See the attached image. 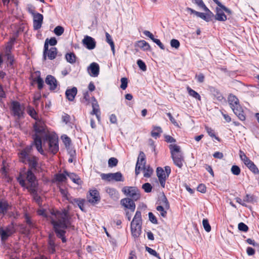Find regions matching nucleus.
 <instances>
[{
  "label": "nucleus",
  "instance_id": "f257e3e1",
  "mask_svg": "<svg viewBox=\"0 0 259 259\" xmlns=\"http://www.w3.org/2000/svg\"><path fill=\"white\" fill-rule=\"evenodd\" d=\"M33 127L35 132V135L33 136L34 145L38 152L44 155L45 153L42 148V140L40 135H42L48 131L47 126L43 121L39 119L36 121Z\"/></svg>",
  "mask_w": 259,
  "mask_h": 259
},
{
  "label": "nucleus",
  "instance_id": "f03ea898",
  "mask_svg": "<svg viewBox=\"0 0 259 259\" xmlns=\"http://www.w3.org/2000/svg\"><path fill=\"white\" fill-rule=\"evenodd\" d=\"M19 157L20 161L24 164H28V168L34 171H37L38 167V158L34 155H30L29 154L28 149H24L19 153Z\"/></svg>",
  "mask_w": 259,
  "mask_h": 259
},
{
  "label": "nucleus",
  "instance_id": "7ed1b4c3",
  "mask_svg": "<svg viewBox=\"0 0 259 259\" xmlns=\"http://www.w3.org/2000/svg\"><path fill=\"white\" fill-rule=\"evenodd\" d=\"M169 149L171 154V157L174 163L178 167L181 168L185 162V158L183 152L181 150V147L177 145L170 144Z\"/></svg>",
  "mask_w": 259,
  "mask_h": 259
},
{
  "label": "nucleus",
  "instance_id": "20e7f679",
  "mask_svg": "<svg viewBox=\"0 0 259 259\" xmlns=\"http://www.w3.org/2000/svg\"><path fill=\"white\" fill-rule=\"evenodd\" d=\"M132 236L138 238L142 232V217L140 211L137 210L131 224Z\"/></svg>",
  "mask_w": 259,
  "mask_h": 259
},
{
  "label": "nucleus",
  "instance_id": "39448f33",
  "mask_svg": "<svg viewBox=\"0 0 259 259\" xmlns=\"http://www.w3.org/2000/svg\"><path fill=\"white\" fill-rule=\"evenodd\" d=\"M44 142H47L49 145V151L53 154H55L59 150V144L58 139L52 135L48 133V131L42 135Z\"/></svg>",
  "mask_w": 259,
  "mask_h": 259
},
{
  "label": "nucleus",
  "instance_id": "423d86ee",
  "mask_svg": "<svg viewBox=\"0 0 259 259\" xmlns=\"http://www.w3.org/2000/svg\"><path fill=\"white\" fill-rule=\"evenodd\" d=\"M122 192L135 201H137L141 198L140 191L136 187L125 186L122 188Z\"/></svg>",
  "mask_w": 259,
  "mask_h": 259
},
{
  "label": "nucleus",
  "instance_id": "0eeeda50",
  "mask_svg": "<svg viewBox=\"0 0 259 259\" xmlns=\"http://www.w3.org/2000/svg\"><path fill=\"white\" fill-rule=\"evenodd\" d=\"M11 110L13 115L16 116L18 119L24 117V109L19 102L14 101L11 103Z\"/></svg>",
  "mask_w": 259,
  "mask_h": 259
},
{
  "label": "nucleus",
  "instance_id": "6e6552de",
  "mask_svg": "<svg viewBox=\"0 0 259 259\" xmlns=\"http://www.w3.org/2000/svg\"><path fill=\"white\" fill-rule=\"evenodd\" d=\"M35 172L36 171H34V170L27 169L25 173L26 179L29 185L26 187V189H28L32 188L37 187L38 184L36 180V177L34 175V172Z\"/></svg>",
  "mask_w": 259,
  "mask_h": 259
},
{
  "label": "nucleus",
  "instance_id": "1a4fd4ad",
  "mask_svg": "<svg viewBox=\"0 0 259 259\" xmlns=\"http://www.w3.org/2000/svg\"><path fill=\"white\" fill-rule=\"evenodd\" d=\"M68 213V211L65 209H63L61 210L52 209L51 211V214L55 216L57 220L52 218L50 221L51 225L53 226V224L54 222H61L63 220L62 218H65Z\"/></svg>",
  "mask_w": 259,
  "mask_h": 259
},
{
  "label": "nucleus",
  "instance_id": "9d476101",
  "mask_svg": "<svg viewBox=\"0 0 259 259\" xmlns=\"http://www.w3.org/2000/svg\"><path fill=\"white\" fill-rule=\"evenodd\" d=\"M15 229H13L9 226H7L4 229L0 227V237L2 241L5 242L8 240L9 237L15 233Z\"/></svg>",
  "mask_w": 259,
  "mask_h": 259
},
{
  "label": "nucleus",
  "instance_id": "9b49d317",
  "mask_svg": "<svg viewBox=\"0 0 259 259\" xmlns=\"http://www.w3.org/2000/svg\"><path fill=\"white\" fill-rule=\"evenodd\" d=\"M53 230L56 234L58 238H60L63 243H65L67 241V239L65 237V234L66 233V230L61 229L59 226L57 222H54L53 224Z\"/></svg>",
  "mask_w": 259,
  "mask_h": 259
},
{
  "label": "nucleus",
  "instance_id": "f8f14e48",
  "mask_svg": "<svg viewBox=\"0 0 259 259\" xmlns=\"http://www.w3.org/2000/svg\"><path fill=\"white\" fill-rule=\"evenodd\" d=\"M62 219L63 220L61 222H57V224H59V226L61 229H64V230L66 229H71L72 230H75V227L72 225L71 218L69 217L68 213L65 218Z\"/></svg>",
  "mask_w": 259,
  "mask_h": 259
},
{
  "label": "nucleus",
  "instance_id": "ddd939ff",
  "mask_svg": "<svg viewBox=\"0 0 259 259\" xmlns=\"http://www.w3.org/2000/svg\"><path fill=\"white\" fill-rule=\"evenodd\" d=\"M142 165L145 166L146 165V159L144 153L142 151H140L135 167V174L136 176H138L140 174V171L142 169Z\"/></svg>",
  "mask_w": 259,
  "mask_h": 259
},
{
  "label": "nucleus",
  "instance_id": "4468645a",
  "mask_svg": "<svg viewBox=\"0 0 259 259\" xmlns=\"http://www.w3.org/2000/svg\"><path fill=\"white\" fill-rule=\"evenodd\" d=\"M135 201V200L129 197L124 198L120 200V204L125 208L130 209L132 212H134L136 209Z\"/></svg>",
  "mask_w": 259,
  "mask_h": 259
},
{
  "label": "nucleus",
  "instance_id": "2eb2a0df",
  "mask_svg": "<svg viewBox=\"0 0 259 259\" xmlns=\"http://www.w3.org/2000/svg\"><path fill=\"white\" fill-rule=\"evenodd\" d=\"M87 199L93 204L98 203L101 199L99 192L96 189L90 190L89 195H87Z\"/></svg>",
  "mask_w": 259,
  "mask_h": 259
},
{
  "label": "nucleus",
  "instance_id": "dca6fc26",
  "mask_svg": "<svg viewBox=\"0 0 259 259\" xmlns=\"http://www.w3.org/2000/svg\"><path fill=\"white\" fill-rule=\"evenodd\" d=\"M33 27L34 30H38L41 27L44 16L42 14L36 13L35 15L33 16Z\"/></svg>",
  "mask_w": 259,
  "mask_h": 259
},
{
  "label": "nucleus",
  "instance_id": "f3484780",
  "mask_svg": "<svg viewBox=\"0 0 259 259\" xmlns=\"http://www.w3.org/2000/svg\"><path fill=\"white\" fill-rule=\"evenodd\" d=\"M232 110L240 120L244 121L245 120L246 115L244 110L240 104L232 108Z\"/></svg>",
  "mask_w": 259,
  "mask_h": 259
},
{
  "label": "nucleus",
  "instance_id": "a211bd4d",
  "mask_svg": "<svg viewBox=\"0 0 259 259\" xmlns=\"http://www.w3.org/2000/svg\"><path fill=\"white\" fill-rule=\"evenodd\" d=\"M11 207V205L7 200L4 198L0 199V214L3 216L5 215Z\"/></svg>",
  "mask_w": 259,
  "mask_h": 259
},
{
  "label": "nucleus",
  "instance_id": "6ab92c4d",
  "mask_svg": "<svg viewBox=\"0 0 259 259\" xmlns=\"http://www.w3.org/2000/svg\"><path fill=\"white\" fill-rule=\"evenodd\" d=\"M82 44L89 50L95 48L96 42L94 38L89 36H85L82 40Z\"/></svg>",
  "mask_w": 259,
  "mask_h": 259
},
{
  "label": "nucleus",
  "instance_id": "aec40b11",
  "mask_svg": "<svg viewBox=\"0 0 259 259\" xmlns=\"http://www.w3.org/2000/svg\"><path fill=\"white\" fill-rule=\"evenodd\" d=\"M156 174L161 186L164 188L167 177L163 169L161 167H158L156 169Z\"/></svg>",
  "mask_w": 259,
  "mask_h": 259
},
{
  "label": "nucleus",
  "instance_id": "412c9836",
  "mask_svg": "<svg viewBox=\"0 0 259 259\" xmlns=\"http://www.w3.org/2000/svg\"><path fill=\"white\" fill-rule=\"evenodd\" d=\"M88 71L92 77H97L99 74L100 67L98 63H92L88 67Z\"/></svg>",
  "mask_w": 259,
  "mask_h": 259
},
{
  "label": "nucleus",
  "instance_id": "4be33fe9",
  "mask_svg": "<svg viewBox=\"0 0 259 259\" xmlns=\"http://www.w3.org/2000/svg\"><path fill=\"white\" fill-rule=\"evenodd\" d=\"M46 83L50 86V91H54L57 87L58 81L54 76L52 75H48L45 79Z\"/></svg>",
  "mask_w": 259,
  "mask_h": 259
},
{
  "label": "nucleus",
  "instance_id": "5701e85b",
  "mask_svg": "<svg viewBox=\"0 0 259 259\" xmlns=\"http://www.w3.org/2000/svg\"><path fill=\"white\" fill-rule=\"evenodd\" d=\"M77 93V89L75 87L67 89L65 92L66 98L69 101H73Z\"/></svg>",
  "mask_w": 259,
  "mask_h": 259
},
{
  "label": "nucleus",
  "instance_id": "b1692460",
  "mask_svg": "<svg viewBox=\"0 0 259 259\" xmlns=\"http://www.w3.org/2000/svg\"><path fill=\"white\" fill-rule=\"evenodd\" d=\"M105 191L113 200L116 201L119 199V194L115 189L110 187H106Z\"/></svg>",
  "mask_w": 259,
  "mask_h": 259
},
{
  "label": "nucleus",
  "instance_id": "393cba45",
  "mask_svg": "<svg viewBox=\"0 0 259 259\" xmlns=\"http://www.w3.org/2000/svg\"><path fill=\"white\" fill-rule=\"evenodd\" d=\"M216 14L215 15V19L219 21L224 22L227 20V16L222 11V9L220 8H216Z\"/></svg>",
  "mask_w": 259,
  "mask_h": 259
},
{
  "label": "nucleus",
  "instance_id": "a878e982",
  "mask_svg": "<svg viewBox=\"0 0 259 259\" xmlns=\"http://www.w3.org/2000/svg\"><path fill=\"white\" fill-rule=\"evenodd\" d=\"M24 218L25 222L28 225V228L26 229L25 230L27 234H28L30 233L31 229L36 228V225L31 220L30 216L27 213H25L24 214Z\"/></svg>",
  "mask_w": 259,
  "mask_h": 259
},
{
  "label": "nucleus",
  "instance_id": "bb28decb",
  "mask_svg": "<svg viewBox=\"0 0 259 259\" xmlns=\"http://www.w3.org/2000/svg\"><path fill=\"white\" fill-rule=\"evenodd\" d=\"M27 190L32 196L33 200L38 204L41 203V197L37 193V187L32 188Z\"/></svg>",
  "mask_w": 259,
  "mask_h": 259
},
{
  "label": "nucleus",
  "instance_id": "cd10ccee",
  "mask_svg": "<svg viewBox=\"0 0 259 259\" xmlns=\"http://www.w3.org/2000/svg\"><path fill=\"white\" fill-rule=\"evenodd\" d=\"M228 102L231 109L240 104L239 99L236 96L232 94L228 96Z\"/></svg>",
  "mask_w": 259,
  "mask_h": 259
},
{
  "label": "nucleus",
  "instance_id": "c85d7f7f",
  "mask_svg": "<svg viewBox=\"0 0 259 259\" xmlns=\"http://www.w3.org/2000/svg\"><path fill=\"white\" fill-rule=\"evenodd\" d=\"M186 10L188 12H190L191 13V14H195L197 17L201 18L202 19H203L204 20H205L206 22H209V19L207 17V15L206 13L205 14V13H202V12H197V11L192 9L191 8H188V7L187 8Z\"/></svg>",
  "mask_w": 259,
  "mask_h": 259
},
{
  "label": "nucleus",
  "instance_id": "c756f323",
  "mask_svg": "<svg viewBox=\"0 0 259 259\" xmlns=\"http://www.w3.org/2000/svg\"><path fill=\"white\" fill-rule=\"evenodd\" d=\"M64 172L67 175V176H68L73 183L76 184H80L81 181L80 179L75 173L69 172L66 170H64Z\"/></svg>",
  "mask_w": 259,
  "mask_h": 259
},
{
  "label": "nucleus",
  "instance_id": "7c9ffc66",
  "mask_svg": "<svg viewBox=\"0 0 259 259\" xmlns=\"http://www.w3.org/2000/svg\"><path fill=\"white\" fill-rule=\"evenodd\" d=\"M248 168L254 175L259 174V170L257 167L251 160L248 161V162L245 164Z\"/></svg>",
  "mask_w": 259,
  "mask_h": 259
},
{
  "label": "nucleus",
  "instance_id": "2f4dec72",
  "mask_svg": "<svg viewBox=\"0 0 259 259\" xmlns=\"http://www.w3.org/2000/svg\"><path fill=\"white\" fill-rule=\"evenodd\" d=\"M159 202L160 204V205L164 207L165 209H168L169 208V203L164 193H163L162 195L159 198Z\"/></svg>",
  "mask_w": 259,
  "mask_h": 259
},
{
  "label": "nucleus",
  "instance_id": "473e14b6",
  "mask_svg": "<svg viewBox=\"0 0 259 259\" xmlns=\"http://www.w3.org/2000/svg\"><path fill=\"white\" fill-rule=\"evenodd\" d=\"M76 56L73 52L67 53L65 55V59L66 61L70 64H74L76 62Z\"/></svg>",
  "mask_w": 259,
  "mask_h": 259
},
{
  "label": "nucleus",
  "instance_id": "72a5a7b5",
  "mask_svg": "<svg viewBox=\"0 0 259 259\" xmlns=\"http://www.w3.org/2000/svg\"><path fill=\"white\" fill-rule=\"evenodd\" d=\"M138 47L144 51L150 50L151 49L149 44L144 40H141L138 42Z\"/></svg>",
  "mask_w": 259,
  "mask_h": 259
},
{
  "label": "nucleus",
  "instance_id": "f704fd0d",
  "mask_svg": "<svg viewBox=\"0 0 259 259\" xmlns=\"http://www.w3.org/2000/svg\"><path fill=\"white\" fill-rule=\"evenodd\" d=\"M162 132V130L160 126H154L153 131L151 133V136L157 139L159 137L160 134Z\"/></svg>",
  "mask_w": 259,
  "mask_h": 259
},
{
  "label": "nucleus",
  "instance_id": "c9c22d12",
  "mask_svg": "<svg viewBox=\"0 0 259 259\" xmlns=\"http://www.w3.org/2000/svg\"><path fill=\"white\" fill-rule=\"evenodd\" d=\"M142 169H144V177L145 178H150L153 172V170L149 165L143 166Z\"/></svg>",
  "mask_w": 259,
  "mask_h": 259
},
{
  "label": "nucleus",
  "instance_id": "e433bc0d",
  "mask_svg": "<svg viewBox=\"0 0 259 259\" xmlns=\"http://www.w3.org/2000/svg\"><path fill=\"white\" fill-rule=\"evenodd\" d=\"M244 202L254 203L256 202V197L254 195L247 194L243 198Z\"/></svg>",
  "mask_w": 259,
  "mask_h": 259
},
{
  "label": "nucleus",
  "instance_id": "4c0bfd02",
  "mask_svg": "<svg viewBox=\"0 0 259 259\" xmlns=\"http://www.w3.org/2000/svg\"><path fill=\"white\" fill-rule=\"evenodd\" d=\"M57 54V48L55 47H52L47 53V56H48L49 59L53 60L56 57Z\"/></svg>",
  "mask_w": 259,
  "mask_h": 259
},
{
  "label": "nucleus",
  "instance_id": "58836bf2",
  "mask_svg": "<svg viewBox=\"0 0 259 259\" xmlns=\"http://www.w3.org/2000/svg\"><path fill=\"white\" fill-rule=\"evenodd\" d=\"M112 181L116 182H123L124 178L120 172L112 173Z\"/></svg>",
  "mask_w": 259,
  "mask_h": 259
},
{
  "label": "nucleus",
  "instance_id": "ea45409f",
  "mask_svg": "<svg viewBox=\"0 0 259 259\" xmlns=\"http://www.w3.org/2000/svg\"><path fill=\"white\" fill-rule=\"evenodd\" d=\"M210 91L212 93L213 96L216 98V99L219 101H222L224 99L223 96L219 91L218 90H217L214 88H212L210 90Z\"/></svg>",
  "mask_w": 259,
  "mask_h": 259
},
{
  "label": "nucleus",
  "instance_id": "a19ab883",
  "mask_svg": "<svg viewBox=\"0 0 259 259\" xmlns=\"http://www.w3.org/2000/svg\"><path fill=\"white\" fill-rule=\"evenodd\" d=\"M27 113L29 116H30L32 118L35 119L36 121L39 120V118L37 116V113L34 109V108L29 106L27 109Z\"/></svg>",
  "mask_w": 259,
  "mask_h": 259
},
{
  "label": "nucleus",
  "instance_id": "79ce46f5",
  "mask_svg": "<svg viewBox=\"0 0 259 259\" xmlns=\"http://www.w3.org/2000/svg\"><path fill=\"white\" fill-rule=\"evenodd\" d=\"M187 90L188 92V94L190 96L193 97L195 99L198 100L199 101L201 100V97L200 95L196 92L195 91L192 89L190 87H188L187 88Z\"/></svg>",
  "mask_w": 259,
  "mask_h": 259
},
{
  "label": "nucleus",
  "instance_id": "37998d69",
  "mask_svg": "<svg viewBox=\"0 0 259 259\" xmlns=\"http://www.w3.org/2000/svg\"><path fill=\"white\" fill-rule=\"evenodd\" d=\"M33 80L37 84V88L38 90H41L44 88V81L40 75L34 78Z\"/></svg>",
  "mask_w": 259,
  "mask_h": 259
},
{
  "label": "nucleus",
  "instance_id": "c03bdc74",
  "mask_svg": "<svg viewBox=\"0 0 259 259\" xmlns=\"http://www.w3.org/2000/svg\"><path fill=\"white\" fill-rule=\"evenodd\" d=\"M205 129L206 131L207 132L208 135L210 137H211V138H214L215 139H216L217 141H220V139L218 137L216 136V135L215 134V132L212 128H211V127H209L207 126H205Z\"/></svg>",
  "mask_w": 259,
  "mask_h": 259
},
{
  "label": "nucleus",
  "instance_id": "a18cd8bd",
  "mask_svg": "<svg viewBox=\"0 0 259 259\" xmlns=\"http://www.w3.org/2000/svg\"><path fill=\"white\" fill-rule=\"evenodd\" d=\"M48 250L51 254H54L56 252L55 241H48Z\"/></svg>",
  "mask_w": 259,
  "mask_h": 259
},
{
  "label": "nucleus",
  "instance_id": "49530a36",
  "mask_svg": "<svg viewBox=\"0 0 259 259\" xmlns=\"http://www.w3.org/2000/svg\"><path fill=\"white\" fill-rule=\"evenodd\" d=\"M67 175L64 172L62 174H57L55 175V180L59 182H63L67 180Z\"/></svg>",
  "mask_w": 259,
  "mask_h": 259
},
{
  "label": "nucleus",
  "instance_id": "de8ad7c7",
  "mask_svg": "<svg viewBox=\"0 0 259 259\" xmlns=\"http://www.w3.org/2000/svg\"><path fill=\"white\" fill-rule=\"evenodd\" d=\"M49 38H47L45 40L43 52V59L46 60L47 59V53L49 51V44H48Z\"/></svg>",
  "mask_w": 259,
  "mask_h": 259
},
{
  "label": "nucleus",
  "instance_id": "09e8293b",
  "mask_svg": "<svg viewBox=\"0 0 259 259\" xmlns=\"http://www.w3.org/2000/svg\"><path fill=\"white\" fill-rule=\"evenodd\" d=\"M61 139L66 148L70 145L71 141L68 136L66 135H64L61 137Z\"/></svg>",
  "mask_w": 259,
  "mask_h": 259
},
{
  "label": "nucleus",
  "instance_id": "8fccbe9b",
  "mask_svg": "<svg viewBox=\"0 0 259 259\" xmlns=\"http://www.w3.org/2000/svg\"><path fill=\"white\" fill-rule=\"evenodd\" d=\"M118 160L114 157H111L108 160V166L110 167H113L116 166L118 163Z\"/></svg>",
  "mask_w": 259,
  "mask_h": 259
},
{
  "label": "nucleus",
  "instance_id": "3c124183",
  "mask_svg": "<svg viewBox=\"0 0 259 259\" xmlns=\"http://www.w3.org/2000/svg\"><path fill=\"white\" fill-rule=\"evenodd\" d=\"M145 249L150 254L156 257L158 259H161L159 254L155 250L148 246H146Z\"/></svg>",
  "mask_w": 259,
  "mask_h": 259
},
{
  "label": "nucleus",
  "instance_id": "603ef678",
  "mask_svg": "<svg viewBox=\"0 0 259 259\" xmlns=\"http://www.w3.org/2000/svg\"><path fill=\"white\" fill-rule=\"evenodd\" d=\"M202 225L204 230L207 232H209L211 230V226L209 224L208 221L206 219H204L202 221Z\"/></svg>",
  "mask_w": 259,
  "mask_h": 259
},
{
  "label": "nucleus",
  "instance_id": "864d4df0",
  "mask_svg": "<svg viewBox=\"0 0 259 259\" xmlns=\"http://www.w3.org/2000/svg\"><path fill=\"white\" fill-rule=\"evenodd\" d=\"M164 209V207L162 205H158L156 207V210L160 212V215L163 218H166L167 215V211Z\"/></svg>",
  "mask_w": 259,
  "mask_h": 259
},
{
  "label": "nucleus",
  "instance_id": "5fc2aeb1",
  "mask_svg": "<svg viewBox=\"0 0 259 259\" xmlns=\"http://www.w3.org/2000/svg\"><path fill=\"white\" fill-rule=\"evenodd\" d=\"M64 31V28L61 26H56L54 30V32L57 36L61 35L63 33Z\"/></svg>",
  "mask_w": 259,
  "mask_h": 259
},
{
  "label": "nucleus",
  "instance_id": "6e6d98bb",
  "mask_svg": "<svg viewBox=\"0 0 259 259\" xmlns=\"http://www.w3.org/2000/svg\"><path fill=\"white\" fill-rule=\"evenodd\" d=\"M137 64L141 70H142L143 71H146L147 66L145 62L143 60L141 59H138L137 61Z\"/></svg>",
  "mask_w": 259,
  "mask_h": 259
},
{
  "label": "nucleus",
  "instance_id": "4d7b16f0",
  "mask_svg": "<svg viewBox=\"0 0 259 259\" xmlns=\"http://www.w3.org/2000/svg\"><path fill=\"white\" fill-rule=\"evenodd\" d=\"M239 155L241 160L243 162L244 164H246L248 162V161L251 160L248 157L246 156L245 154L241 150H240Z\"/></svg>",
  "mask_w": 259,
  "mask_h": 259
},
{
  "label": "nucleus",
  "instance_id": "13d9d810",
  "mask_svg": "<svg viewBox=\"0 0 259 259\" xmlns=\"http://www.w3.org/2000/svg\"><path fill=\"white\" fill-rule=\"evenodd\" d=\"M101 177L102 180L108 182L112 181V173L101 174Z\"/></svg>",
  "mask_w": 259,
  "mask_h": 259
},
{
  "label": "nucleus",
  "instance_id": "bf43d9fd",
  "mask_svg": "<svg viewBox=\"0 0 259 259\" xmlns=\"http://www.w3.org/2000/svg\"><path fill=\"white\" fill-rule=\"evenodd\" d=\"M231 171L233 175L236 176L240 175L241 172L240 167L236 165H234L232 166Z\"/></svg>",
  "mask_w": 259,
  "mask_h": 259
},
{
  "label": "nucleus",
  "instance_id": "052dcab7",
  "mask_svg": "<svg viewBox=\"0 0 259 259\" xmlns=\"http://www.w3.org/2000/svg\"><path fill=\"white\" fill-rule=\"evenodd\" d=\"M85 202V200L83 199L79 198L77 202L76 203V204L78 206V207L80 208V209L83 211L85 212V210L84 208V203Z\"/></svg>",
  "mask_w": 259,
  "mask_h": 259
},
{
  "label": "nucleus",
  "instance_id": "680f3d73",
  "mask_svg": "<svg viewBox=\"0 0 259 259\" xmlns=\"http://www.w3.org/2000/svg\"><path fill=\"white\" fill-rule=\"evenodd\" d=\"M142 189H144V191L146 193L151 192L152 189V186L149 183H146L142 185Z\"/></svg>",
  "mask_w": 259,
  "mask_h": 259
},
{
  "label": "nucleus",
  "instance_id": "e2e57ef3",
  "mask_svg": "<svg viewBox=\"0 0 259 259\" xmlns=\"http://www.w3.org/2000/svg\"><path fill=\"white\" fill-rule=\"evenodd\" d=\"M238 228L239 230L244 232H247L249 229L248 227L245 224L242 222L239 223Z\"/></svg>",
  "mask_w": 259,
  "mask_h": 259
},
{
  "label": "nucleus",
  "instance_id": "0e129e2a",
  "mask_svg": "<svg viewBox=\"0 0 259 259\" xmlns=\"http://www.w3.org/2000/svg\"><path fill=\"white\" fill-rule=\"evenodd\" d=\"M66 199L67 200L69 203L75 205L76 203L77 202L79 198H75L70 195L66 194Z\"/></svg>",
  "mask_w": 259,
  "mask_h": 259
},
{
  "label": "nucleus",
  "instance_id": "69168bd1",
  "mask_svg": "<svg viewBox=\"0 0 259 259\" xmlns=\"http://www.w3.org/2000/svg\"><path fill=\"white\" fill-rule=\"evenodd\" d=\"M121 85L120 88L122 90H125L127 87L128 80L126 77H122L121 78Z\"/></svg>",
  "mask_w": 259,
  "mask_h": 259
},
{
  "label": "nucleus",
  "instance_id": "338daca9",
  "mask_svg": "<svg viewBox=\"0 0 259 259\" xmlns=\"http://www.w3.org/2000/svg\"><path fill=\"white\" fill-rule=\"evenodd\" d=\"M170 46L172 48L178 49L180 46L179 41L176 39H172L170 40Z\"/></svg>",
  "mask_w": 259,
  "mask_h": 259
},
{
  "label": "nucleus",
  "instance_id": "774afa93",
  "mask_svg": "<svg viewBox=\"0 0 259 259\" xmlns=\"http://www.w3.org/2000/svg\"><path fill=\"white\" fill-rule=\"evenodd\" d=\"M149 221L154 224H157L158 221L156 217L151 212L148 213Z\"/></svg>",
  "mask_w": 259,
  "mask_h": 259
}]
</instances>
